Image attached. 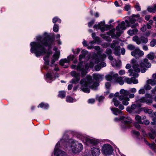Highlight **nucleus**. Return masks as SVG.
<instances>
[{
	"label": "nucleus",
	"mask_w": 156,
	"mask_h": 156,
	"mask_svg": "<svg viewBox=\"0 0 156 156\" xmlns=\"http://www.w3.org/2000/svg\"><path fill=\"white\" fill-rule=\"evenodd\" d=\"M124 81L125 82H126L128 84H131L132 80L131 79V78L130 79L129 77H126L124 79Z\"/></svg>",
	"instance_id": "43"
},
{
	"label": "nucleus",
	"mask_w": 156,
	"mask_h": 156,
	"mask_svg": "<svg viewBox=\"0 0 156 156\" xmlns=\"http://www.w3.org/2000/svg\"><path fill=\"white\" fill-rule=\"evenodd\" d=\"M141 40L142 42L145 44L147 43L148 42L147 38L144 36H142L141 37Z\"/></svg>",
	"instance_id": "40"
},
{
	"label": "nucleus",
	"mask_w": 156,
	"mask_h": 156,
	"mask_svg": "<svg viewBox=\"0 0 156 156\" xmlns=\"http://www.w3.org/2000/svg\"><path fill=\"white\" fill-rule=\"evenodd\" d=\"M124 116H120L119 118L116 117L115 118V120L116 121H121V122H123V119L125 118Z\"/></svg>",
	"instance_id": "39"
},
{
	"label": "nucleus",
	"mask_w": 156,
	"mask_h": 156,
	"mask_svg": "<svg viewBox=\"0 0 156 156\" xmlns=\"http://www.w3.org/2000/svg\"><path fill=\"white\" fill-rule=\"evenodd\" d=\"M150 85L152 86L156 85V80L152 79L148 80L147 81L146 84L144 87L143 88H152Z\"/></svg>",
	"instance_id": "10"
},
{
	"label": "nucleus",
	"mask_w": 156,
	"mask_h": 156,
	"mask_svg": "<svg viewBox=\"0 0 156 156\" xmlns=\"http://www.w3.org/2000/svg\"><path fill=\"white\" fill-rule=\"evenodd\" d=\"M124 81L123 80V78L122 77L119 76L115 80V83H118L120 85H122L124 83Z\"/></svg>",
	"instance_id": "18"
},
{
	"label": "nucleus",
	"mask_w": 156,
	"mask_h": 156,
	"mask_svg": "<svg viewBox=\"0 0 156 156\" xmlns=\"http://www.w3.org/2000/svg\"><path fill=\"white\" fill-rule=\"evenodd\" d=\"M76 50V51L74 49H72V51L74 55H77L79 53L80 50V48H77Z\"/></svg>",
	"instance_id": "49"
},
{
	"label": "nucleus",
	"mask_w": 156,
	"mask_h": 156,
	"mask_svg": "<svg viewBox=\"0 0 156 156\" xmlns=\"http://www.w3.org/2000/svg\"><path fill=\"white\" fill-rule=\"evenodd\" d=\"M137 51H138V50L136 49L131 52V55L133 56H134L136 58H137V56L136 55H137Z\"/></svg>",
	"instance_id": "37"
},
{
	"label": "nucleus",
	"mask_w": 156,
	"mask_h": 156,
	"mask_svg": "<svg viewBox=\"0 0 156 156\" xmlns=\"http://www.w3.org/2000/svg\"><path fill=\"white\" fill-rule=\"evenodd\" d=\"M115 30L114 29H112L111 30L107 33V34L109 36L111 35L112 34L115 35Z\"/></svg>",
	"instance_id": "45"
},
{
	"label": "nucleus",
	"mask_w": 156,
	"mask_h": 156,
	"mask_svg": "<svg viewBox=\"0 0 156 156\" xmlns=\"http://www.w3.org/2000/svg\"><path fill=\"white\" fill-rule=\"evenodd\" d=\"M113 150V148L110 144H105L102 147L101 151L103 154L109 156L112 154Z\"/></svg>",
	"instance_id": "5"
},
{
	"label": "nucleus",
	"mask_w": 156,
	"mask_h": 156,
	"mask_svg": "<svg viewBox=\"0 0 156 156\" xmlns=\"http://www.w3.org/2000/svg\"><path fill=\"white\" fill-rule=\"evenodd\" d=\"M126 22L124 21H122L120 24V29L122 30H125L126 29V26L125 27Z\"/></svg>",
	"instance_id": "34"
},
{
	"label": "nucleus",
	"mask_w": 156,
	"mask_h": 156,
	"mask_svg": "<svg viewBox=\"0 0 156 156\" xmlns=\"http://www.w3.org/2000/svg\"><path fill=\"white\" fill-rule=\"evenodd\" d=\"M138 24L137 23H135L134 24L131 25L130 27L131 28H135L136 27L138 26Z\"/></svg>",
	"instance_id": "62"
},
{
	"label": "nucleus",
	"mask_w": 156,
	"mask_h": 156,
	"mask_svg": "<svg viewBox=\"0 0 156 156\" xmlns=\"http://www.w3.org/2000/svg\"><path fill=\"white\" fill-rule=\"evenodd\" d=\"M53 31L56 33H57L59 30V26L58 24H54L53 28Z\"/></svg>",
	"instance_id": "33"
},
{
	"label": "nucleus",
	"mask_w": 156,
	"mask_h": 156,
	"mask_svg": "<svg viewBox=\"0 0 156 156\" xmlns=\"http://www.w3.org/2000/svg\"><path fill=\"white\" fill-rule=\"evenodd\" d=\"M105 24V21H103L98 23V24H95L93 26V28L96 29H100L101 30V28L102 27V26H104Z\"/></svg>",
	"instance_id": "14"
},
{
	"label": "nucleus",
	"mask_w": 156,
	"mask_h": 156,
	"mask_svg": "<svg viewBox=\"0 0 156 156\" xmlns=\"http://www.w3.org/2000/svg\"><path fill=\"white\" fill-rule=\"evenodd\" d=\"M73 98L70 96L68 95L66 97V101L67 102L71 103L73 102Z\"/></svg>",
	"instance_id": "32"
},
{
	"label": "nucleus",
	"mask_w": 156,
	"mask_h": 156,
	"mask_svg": "<svg viewBox=\"0 0 156 156\" xmlns=\"http://www.w3.org/2000/svg\"><path fill=\"white\" fill-rule=\"evenodd\" d=\"M88 51L86 50H83L81 52V54L85 57L86 55L87 54Z\"/></svg>",
	"instance_id": "61"
},
{
	"label": "nucleus",
	"mask_w": 156,
	"mask_h": 156,
	"mask_svg": "<svg viewBox=\"0 0 156 156\" xmlns=\"http://www.w3.org/2000/svg\"><path fill=\"white\" fill-rule=\"evenodd\" d=\"M113 27V26L111 24L105 25L104 26L102 27L101 28V31L103 32L105 31H107L109 30Z\"/></svg>",
	"instance_id": "16"
},
{
	"label": "nucleus",
	"mask_w": 156,
	"mask_h": 156,
	"mask_svg": "<svg viewBox=\"0 0 156 156\" xmlns=\"http://www.w3.org/2000/svg\"><path fill=\"white\" fill-rule=\"evenodd\" d=\"M47 50L46 48H40L36 51L33 52L32 53H34L37 57H39L41 56H42L45 54H46V55L44 56L43 57L46 58H48L50 55L52 54V52L47 51Z\"/></svg>",
	"instance_id": "4"
},
{
	"label": "nucleus",
	"mask_w": 156,
	"mask_h": 156,
	"mask_svg": "<svg viewBox=\"0 0 156 156\" xmlns=\"http://www.w3.org/2000/svg\"><path fill=\"white\" fill-rule=\"evenodd\" d=\"M120 93L121 94H123L125 96H127L130 93V92L127 90H125L124 89H121L120 91Z\"/></svg>",
	"instance_id": "22"
},
{
	"label": "nucleus",
	"mask_w": 156,
	"mask_h": 156,
	"mask_svg": "<svg viewBox=\"0 0 156 156\" xmlns=\"http://www.w3.org/2000/svg\"><path fill=\"white\" fill-rule=\"evenodd\" d=\"M133 134L134 135H135L136 136H139L140 135V132L138 131H137L136 130H134V131H133Z\"/></svg>",
	"instance_id": "63"
},
{
	"label": "nucleus",
	"mask_w": 156,
	"mask_h": 156,
	"mask_svg": "<svg viewBox=\"0 0 156 156\" xmlns=\"http://www.w3.org/2000/svg\"><path fill=\"white\" fill-rule=\"evenodd\" d=\"M113 74V72H110V74H108L105 76V78L108 81H111L112 80V75Z\"/></svg>",
	"instance_id": "26"
},
{
	"label": "nucleus",
	"mask_w": 156,
	"mask_h": 156,
	"mask_svg": "<svg viewBox=\"0 0 156 156\" xmlns=\"http://www.w3.org/2000/svg\"><path fill=\"white\" fill-rule=\"evenodd\" d=\"M79 81L76 79L73 78L70 82V83H71L73 84H76L79 83Z\"/></svg>",
	"instance_id": "48"
},
{
	"label": "nucleus",
	"mask_w": 156,
	"mask_h": 156,
	"mask_svg": "<svg viewBox=\"0 0 156 156\" xmlns=\"http://www.w3.org/2000/svg\"><path fill=\"white\" fill-rule=\"evenodd\" d=\"M154 53L153 52H151L147 56V57L150 60H153L154 58Z\"/></svg>",
	"instance_id": "30"
},
{
	"label": "nucleus",
	"mask_w": 156,
	"mask_h": 156,
	"mask_svg": "<svg viewBox=\"0 0 156 156\" xmlns=\"http://www.w3.org/2000/svg\"><path fill=\"white\" fill-rule=\"evenodd\" d=\"M132 67L134 69V72L136 73H139L140 71V69L138 67L139 65L138 63L132 65Z\"/></svg>",
	"instance_id": "20"
},
{
	"label": "nucleus",
	"mask_w": 156,
	"mask_h": 156,
	"mask_svg": "<svg viewBox=\"0 0 156 156\" xmlns=\"http://www.w3.org/2000/svg\"><path fill=\"white\" fill-rule=\"evenodd\" d=\"M144 112L146 113H148L149 114H151L152 112V110L151 109H149L148 108H144L143 110Z\"/></svg>",
	"instance_id": "36"
},
{
	"label": "nucleus",
	"mask_w": 156,
	"mask_h": 156,
	"mask_svg": "<svg viewBox=\"0 0 156 156\" xmlns=\"http://www.w3.org/2000/svg\"><path fill=\"white\" fill-rule=\"evenodd\" d=\"M119 44V42L117 40H113L112 41V43L110 44V47L112 49H114V48L116 46V44Z\"/></svg>",
	"instance_id": "25"
},
{
	"label": "nucleus",
	"mask_w": 156,
	"mask_h": 156,
	"mask_svg": "<svg viewBox=\"0 0 156 156\" xmlns=\"http://www.w3.org/2000/svg\"><path fill=\"white\" fill-rule=\"evenodd\" d=\"M75 57L74 55H70L67 57V59L70 61H73L74 58Z\"/></svg>",
	"instance_id": "56"
},
{
	"label": "nucleus",
	"mask_w": 156,
	"mask_h": 156,
	"mask_svg": "<svg viewBox=\"0 0 156 156\" xmlns=\"http://www.w3.org/2000/svg\"><path fill=\"white\" fill-rule=\"evenodd\" d=\"M54 154L56 156H67L66 152L56 147L55 148Z\"/></svg>",
	"instance_id": "9"
},
{
	"label": "nucleus",
	"mask_w": 156,
	"mask_h": 156,
	"mask_svg": "<svg viewBox=\"0 0 156 156\" xmlns=\"http://www.w3.org/2000/svg\"><path fill=\"white\" fill-rule=\"evenodd\" d=\"M112 101L114 103L115 106L117 107L120 104V102L117 100V98L116 97H114L112 99Z\"/></svg>",
	"instance_id": "24"
},
{
	"label": "nucleus",
	"mask_w": 156,
	"mask_h": 156,
	"mask_svg": "<svg viewBox=\"0 0 156 156\" xmlns=\"http://www.w3.org/2000/svg\"><path fill=\"white\" fill-rule=\"evenodd\" d=\"M78 69L80 70L81 71V74L82 77H84L87 74V71L86 70H85V69H82L81 68V66H80V67L79 66H78Z\"/></svg>",
	"instance_id": "23"
},
{
	"label": "nucleus",
	"mask_w": 156,
	"mask_h": 156,
	"mask_svg": "<svg viewBox=\"0 0 156 156\" xmlns=\"http://www.w3.org/2000/svg\"><path fill=\"white\" fill-rule=\"evenodd\" d=\"M37 107L43 108L44 109H48L49 108V105L48 103L42 102L37 106Z\"/></svg>",
	"instance_id": "15"
},
{
	"label": "nucleus",
	"mask_w": 156,
	"mask_h": 156,
	"mask_svg": "<svg viewBox=\"0 0 156 156\" xmlns=\"http://www.w3.org/2000/svg\"><path fill=\"white\" fill-rule=\"evenodd\" d=\"M55 41H52L45 43H43V45L44 47L45 48L46 47H48L47 49V51L52 52L51 50V48L52 46L55 45Z\"/></svg>",
	"instance_id": "7"
},
{
	"label": "nucleus",
	"mask_w": 156,
	"mask_h": 156,
	"mask_svg": "<svg viewBox=\"0 0 156 156\" xmlns=\"http://www.w3.org/2000/svg\"><path fill=\"white\" fill-rule=\"evenodd\" d=\"M127 48L129 50L132 51L135 49V47L134 45H132L131 44H129L128 45Z\"/></svg>",
	"instance_id": "52"
},
{
	"label": "nucleus",
	"mask_w": 156,
	"mask_h": 156,
	"mask_svg": "<svg viewBox=\"0 0 156 156\" xmlns=\"http://www.w3.org/2000/svg\"><path fill=\"white\" fill-rule=\"evenodd\" d=\"M151 88H141L139 90V94H144L145 93V90H150Z\"/></svg>",
	"instance_id": "35"
},
{
	"label": "nucleus",
	"mask_w": 156,
	"mask_h": 156,
	"mask_svg": "<svg viewBox=\"0 0 156 156\" xmlns=\"http://www.w3.org/2000/svg\"><path fill=\"white\" fill-rule=\"evenodd\" d=\"M156 44V40L155 39H153L151 42L150 45L151 47H153L155 46Z\"/></svg>",
	"instance_id": "51"
},
{
	"label": "nucleus",
	"mask_w": 156,
	"mask_h": 156,
	"mask_svg": "<svg viewBox=\"0 0 156 156\" xmlns=\"http://www.w3.org/2000/svg\"><path fill=\"white\" fill-rule=\"evenodd\" d=\"M66 96V92L64 90H61L58 92V97L62 99L64 98Z\"/></svg>",
	"instance_id": "19"
},
{
	"label": "nucleus",
	"mask_w": 156,
	"mask_h": 156,
	"mask_svg": "<svg viewBox=\"0 0 156 156\" xmlns=\"http://www.w3.org/2000/svg\"><path fill=\"white\" fill-rule=\"evenodd\" d=\"M44 60V64L46 66H49V61L48 58H43Z\"/></svg>",
	"instance_id": "41"
},
{
	"label": "nucleus",
	"mask_w": 156,
	"mask_h": 156,
	"mask_svg": "<svg viewBox=\"0 0 156 156\" xmlns=\"http://www.w3.org/2000/svg\"><path fill=\"white\" fill-rule=\"evenodd\" d=\"M52 22L54 23H55L57 22L60 23L61 22V20L58 17L56 16L52 19Z\"/></svg>",
	"instance_id": "29"
},
{
	"label": "nucleus",
	"mask_w": 156,
	"mask_h": 156,
	"mask_svg": "<svg viewBox=\"0 0 156 156\" xmlns=\"http://www.w3.org/2000/svg\"><path fill=\"white\" fill-rule=\"evenodd\" d=\"M104 75L99 73H95L92 75L93 79L92 76L87 75L85 78L82 79L80 82L82 88H97L99 85V83L102 80Z\"/></svg>",
	"instance_id": "1"
},
{
	"label": "nucleus",
	"mask_w": 156,
	"mask_h": 156,
	"mask_svg": "<svg viewBox=\"0 0 156 156\" xmlns=\"http://www.w3.org/2000/svg\"><path fill=\"white\" fill-rule=\"evenodd\" d=\"M139 123H138V122L137 123H136L134 124L135 127L137 129H139L141 128V127L140 125H139Z\"/></svg>",
	"instance_id": "60"
},
{
	"label": "nucleus",
	"mask_w": 156,
	"mask_h": 156,
	"mask_svg": "<svg viewBox=\"0 0 156 156\" xmlns=\"http://www.w3.org/2000/svg\"><path fill=\"white\" fill-rule=\"evenodd\" d=\"M148 146H149L150 147L152 150L154 149V148L156 147L155 144L154 142L152 143L149 144Z\"/></svg>",
	"instance_id": "55"
},
{
	"label": "nucleus",
	"mask_w": 156,
	"mask_h": 156,
	"mask_svg": "<svg viewBox=\"0 0 156 156\" xmlns=\"http://www.w3.org/2000/svg\"><path fill=\"white\" fill-rule=\"evenodd\" d=\"M135 119L138 123L140 124H143V122H142L141 117L140 116L137 115L135 117Z\"/></svg>",
	"instance_id": "31"
},
{
	"label": "nucleus",
	"mask_w": 156,
	"mask_h": 156,
	"mask_svg": "<svg viewBox=\"0 0 156 156\" xmlns=\"http://www.w3.org/2000/svg\"><path fill=\"white\" fill-rule=\"evenodd\" d=\"M125 21L126 23V26L127 27H130L131 25L134 24L137 21L136 20L131 16L128 18V20H125Z\"/></svg>",
	"instance_id": "8"
},
{
	"label": "nucleus",
	"mask_w": 156,
	"mask_h": 156,
	"mask_svg": "<svg viewBox=\"0 0 156 156\" xmlns=\"http://www.w3.org/2000/svg\"><path fill=\"white\" fill-rule=\"evenodd\" d=\"M132 80L131 83H133L134 84H136L138 83V81L136 79L135 77H131Z\"/></svg>",
	"instance_id": "42"
},
{
	"label": "nucleus",
	"mask_w": 156,
	"mask_h": 156,
	"mask_svg": "<svg viewBox=\"0 0 156 156\" xmlns=\"http://www.w3.org/2000/svg\"><path fill=\"white\" fill-rule=\"evenodd\" d=\"M46 76L47 79L46 80L47 82L51 83L52 80H54L55 78L53 76L52 74L51 73L48 72L46 74Z\"/></svg>",
	"instance_id": "13"
},
{
	"label": "nucleus",
	"mask_w": 156,
	"mask_h": 156,
	"mask_svg": "<svg viewBox=\"0 0 156 156\" xmlns=\"http://www.w3.org/2000/svg\"><path fill=\"white\" fill-rule=\"evenodd\" d=\"M144 109V108L142 107L140 108H139L138 109H136L134 110V113L136 114H140V112L143 111V109Z\"/></svg>",
	"instance_id": "38"
},
{
	"label": "nucleus",
	"mask_w": 156,
	"mask_h": 156,
	"mask_svg": "<svg viewBox=\"0 0 156 156\" xmlns=\"http://www.w3.org/2000/svg\"><path fill=\"white\" fill-rule=\"evenodd\" d=\"M126 110L127 112H129L130 113H132L133 112L129 106L127 107L126 108Z\"/></svg>",
	"instance_id": "59"
},
{
	"label": "nucleus",
	"mask_w": 156,
	"mask_h": 156,
	"mask_svg": "<svg viewBox=\"0 0 156 156\" xmlns=\"http://www.w3.org/2000/svg\"><path fill=\"white\" fill-rule=\"evenodd\" d=\"M83 92L87 93H89L90 91V88H80Z\"/></svg>",
	"instance_id": "53"
},
{
	"label": "nucleus",
	"mask_w": 156,
	"mask_h": 156,
	"mask_svg": "<svg viewBox=\"0 0 156 156\" xmlns=\"http://www.w3.org/2000/svg\"><path fill=\"white\" fill-rule=\"evenodd\" d=\"M105 53L108 55H111L112 53V51L110 48H107L106 49Z\"/></svg>",
	"instance_id": "50"
},
{
	"label": "nucleus",
	"mask_w": 156,
	"mask_h": 156,
	"mask_svg": "<svg viewBox=\"0 0 156 156\" xmlns=\"http://www.w3.org/2000/svg\"><path fill=\"white\" fill-rule=\"evenodd\" d=\"M42 37L41 36H37L36 37L37 42L33 41L30 43V51L32 53L33 52L39 49L40 48H44L43 45L44 44L42 43Z\"/></svg>",
	"instance_id": "2"
},
{
	"label": "nucleus",
	"mask_w": 156,
	"mask_h": 156,
	"mask_svg": "<svg viewBox=\"0 0 156 156\" xmlns=\"http://www.w3.org/2000/svg\"><path fill=\"white\" fill-rule=\"evenodd\" d=\"M105 98V97L102 95L100 96L97 95L96 97V99L98 101L99 104L103 102Z\"/></svg>",
	"instance_id": "21"
},
{
	"label": "nucleus",
	"mask_w": 156,
	"mask_h": 156,
	"mask_svg": "<svg viewBox=\"0 0 156 156\" xmlns=\"http://www.w3.org/2000/svg\"><path fill=\"white\" fill-rule=\"evenodd\" d=\"M43 35L44 37L43 38V43L55 41V37L54 35H51L46 32H44Z\"/></svg>",
	"instance_id": "6"
},
{
	"label": "nucleus",
	"mask_w": 156,
	"mask_h": 156,
	"mask_svg": "<svg viewBox=\"0 0 156 156\" xmlns=\"http://www.w3.org/2000/svg\"><path fill=\"white\" fill-rule=\"evenodd\" d=\"M136 101L138 103H144L146 101V99L144 97H142L140 99H136Z\"/></svg>",
	"instance_id": "28"
},
{
	"label": "nucleus",
	"mask_w": 156,
	"mask_h": 156,
	"mask_svg": "<svg viewBox=\"0 0 156 156\" xmlns=\"http://www.w3.org/2000/svg\"><path fill=\"white\" fill-rule=\"evenodd\" d=\"M86 142L92 144L93 146H96L99 143V141L96 139H91L90 138H87L86 140Z\"/></svg>",
	"instance_id": "12"
},
{
	"label": "nucleus",
	"mask_w": 156,
	"mask_h": 156,
	"mask_svg": "<svg viewBox=\"0 0 156 156\" xmlns=\"http://www.w3.org/2000/svg\"><path fill=\"white\" fill-rule=\"evenodd\" d=\"M111 109L112 112L113 114L116 115L122 113V111L117 108H112Z\"/></svg>",
	"instance_id": "17"
},
{
	"label": "nucleus",
	"mask_w": 156,
	"mask_h": 156,
	"mask_svg": "<svg viewBox=\"0 0 156 156\" xmlns=\"http://www.w3.org/2000/svg\"><path fill=\"white\" fill-rule=\"evenodd\" d=\"M88 103L89 104H94L95 102V99L94 98L89 99L88 100Z\"/></svg>",
	"instance_id": "57"
},
{
	"label": "nucleus",
	"mask_w": 156,
	"mask_h": 156,
	"mask_svg": "<svg viewBox=\"0 0 156 156\" xmlns=\"http://www.w3.org/2000/svg\"><path fill=\"white\" fill-rule=\"evenodd\" d=\"M135 8L137 11H140L141 10L140 6L139 5V4L138 2L136 3L135 5Z\"/></svg>",
	"instance_id": "44"
},
{
	"label": "nucleus",
	"mask_w": 156,
	"mask_h": 156,
	"mask_svg": "<svg viewBox=\"0 0 156 156\" xmlns=\"http://www.w3.org/2000/svg\"><path fill=\"white\" fill-rule=\"evenodd\" d=\"M127 33L130 36H132L133 35V31L132 30H129L128 31Z\"/></svg>",
	"instance_id": "64"
},
{
	"label": "nucleus",
	"mask_w": 156,
	"mask_h": 156,
	"mask_svg": "<svg viewBox=\"0 0 156 156\" xmlns=\"http://www.w3.org/2000/svg\"><path fill=\"white\" fill-rule=\"evenodd\" d=\"M60 52L57 51L56 53L53 55V59L56 60V61H57L58 60L59 56L60 55Z\"/></svg>",
	"instance_id": "27"
},
{
	"label": "nucleus",
	"mask_w": 156,
	"mask_h": 156,
	"mask_svg": "<svg viewBox=\"0 0 156 156\" xmlns=\"http://www.w3.org/2000/svg\"><path fill=\"white\" fill-rule=\"evenodd\" d=\"M90 151L93 156H98L100 154V150L97 147L92 148Z\"/></svg>",
	"instance_id": "11"
},
{
	"label": "nucleus",
	"mask_w": 156,
	"mask_h": 156,
	"mask_svg": "<svg viewBox=\"0 0 156 156\" xmlns=\"http://www.w3.org/2000/svg\"><path fill=\"white\" fill-rule=\"evenodd\" d=\"M124 10L126 11H128L130 9V6L129 5H126L124 7Z\"/></svg>",
	"instance_id": "54"
},
{
	"label": "nucleus",
	"mask_w": 156,
	"mask_h": 156,
	"mask_svg": "<svg viewBox=\"0 0 156 156\" xmlns=\"http://www.w3.org/2000/svg\"><path fill=\"white\" fill-rule=\"evenodd\" d=\"M122 123H123L124 125H127V126L129 125L131 123V122L127 121L124 120L123 121V122H122Z\"/></svg>",
	"instance_id": "58"
},
{
	"label": "nucleus",
	"mask_w": 156,
	"mask_h": 156,
	"mask_svg": "<svg viewBox=\"0 0 156 156\" xmlns=\"http://www.w3.org/2000/svg\"><path fill=\"white\" fill-rule=\"evenodd\" d=\"M95 19H93L90 22H88V26L89 27H91L93 25L95 22Z\"/></svg>",
	"instance_id": "47"
},
{
	"label": "nucleus",
	"mask_w": 156,
	"mask_h": 156,
	"mask_svg": "<svg viewBox=\"0 0 156 156\" xmlns=\"http://www.w3.org/2000/svg\"><path fill=\"white\" fill-rule=\"evenodd\" d=\"M72 152L74 154H79L83 149V147L81 143L78 142L72 141L71 146Z\"/></svg>",
	"instance_id": "3"
},
{
	"label": "nucleus",
	"mask_w": 156,
	"mask_h": 156,
	"mask_svg": "<svg viewBox=\"0 0 156 156\" xmlns=\"http://www.w3.org/2000/svg\"><path fill=\"white\" fill-rule=\"evenodd\" d=\"M106 57V55L105 54L103 53L99 56V58L100 59L101 61H103L104 59Z\"/></svg>",
	"instance_id": "46"
}]
</instances>
